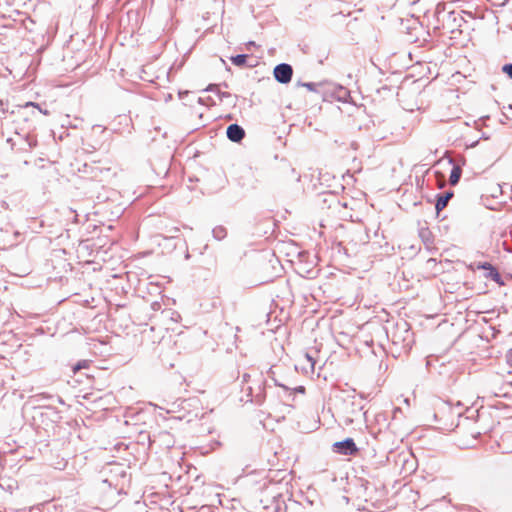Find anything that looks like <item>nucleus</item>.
<instances>
[{
	"label": "nucleus",
	"mask_w": 512,
	"mask_h": 512,
	"mask_svg": "<svg viewBox=\"0 0 512 512\" xmlns=\"http://www.w3.org/2000/svg\"><path fill=\"white\" fill-rule=\"evenodd\" d=\"M16 122V134L21 135V132L33 131L35 129V123L38 120L40 114L47 115V110H42L34 102H27L23 106H19L17 112Z\"/></svg>",
	"instance_id": "obj_1"
},
{
	"label": "nucleus",
	"mask_w": 512,
	"mask_h": 512,
	"mask_svg": "<svg viewBox=\"0 0 512 512\" xmlns=\"http://www.w3.org/2000/svg\"><path fill=\"white\" fill-rule=\"evenodd\" d=\"M348 405V403H345L344 407L345 415L343 422L345 425H351L355 421H359L365 415V413L362 412L363 407L361 406V402L356 404L354 401H352L350 403V405L352 406L351 410H349Z\"/></svg>",
	"instance_id": "obj_2"
},
{
	"label": "nucleus",
	"mask_w": 512,
	"mask_h": 512,
	"mask_svg": "<svg viewBox=\"0 0 512 512\" xmlns=\"http://www.w3.org/2000/svg\"><path fill=\"white\" fill-rule=\"evenodd\" d=\"M274 77L275 79L281 83L286 84L291 81L292 75H293V69L292 66L287 63H281L278 64L274 68Z\"/></svg>",
	"instance_id": "obj_3"
},
{
	"label": "nucleus",
	"mask_w": 512,
	"mask_h": 512,
	"mask_svg": "<svg viewBox=\"0 0 512 512\" xmlns=\"http://www.w3.org/2000/svg\"><path fill=\"white\" fill-rule=\"evenodd\" d=\"M334 451L342 455H354L358 452V448L352 438H346L343 441L333 444Z\"/></svg>",
	"instance_id": "obj_4"
},
{
	"label": "nucleus",
	"mask_w": 512,
	"mask_h": 512,
	"mask_svg": "<svg viewBox=\"0 0 512 512\" xmlns=\"http://www.w3.org/2000/svg\"><path fill=\"white\" fill-rule=\"evenodd\" d=\"M151 443H159L165 448H171L174 445V438L170 432L160 431L153 435V440H151Z\"/></svg>",
	"instance_id": "obj_5"
},
{
	"label": "nucleus",
	"mask_w": 512,
	"mask_h": 512,
	"mask_svg": "<svg viewBox=\"0 0 512 512\" xmlns=\"http://www.w3.org/2000/svg\"><path fill=\"white\" fill-rule=\"evenodd\" d=\"M226 134H227V138L230 141L238 143L244 138L245 131L240 125L231 124L227 128Z\"/></svg>",
	"instance_id": "obj_6"
},
{
	"label": "nucleus",
	"mask_w": 512,
	"mask_h": 512,
	"mask_svg": "<svg viewBox=\"0 0 512 512\" xmlns=\"http://www.w3.org/2000/svg\"><path fill=\"white\" fill-rule=\"evenodd\" d=\"M453 197V192H445L443 194H439L437 197V201L435 204V208L437 212L442 211Z\"/></svg>",
	"instance_id": "obj_7"
},
{
	"label": "nucleus",
	"mask_w": 512,
	"mask_h": 512,
	"mask_svg": "<svg viewBox=\"0 0 512 512\" xmlns=\"http://www.w3.org/2000/svg\"><path fill=\"white\" fill-rule=\"evenodd\" d=\"M335 98L341 102H348L350 98V91L342 86H337L334 90Z\"/></svg>",
	"instance_id": "obj_8"
},
{
	"label": "nucleus",
	"mask_w": 512,
	"mask_h": 512,
	"mask_svg": "<svg viewBox=\"0 0 512 512\" xmlns=\"http://www.w3.org/2000/svg\"><path fill=\"white\" fill-rule=\"evenodd\" d=\"M461 174H462L461 167L454 165L451 170L450 176H449V183L453 186L456 185L460 180Z\"/></svg>",
	"instance_id": "obj_9"
},
{
	"label": "nucleus",
	"mask_w": 512,
	"mask_h": 512,
	"mask_svg": "<svg viewBox=\"0 0 512 512\" xmlns=\"http://www.w3.org/2000/svg\"><path fill=\"white\" fill-rule=\"evenodd\" d=\"M33 131H25L23 133L24 141L27 145V149H32L37 146V138L32 134Z\"/></svg>",
	"instance_id": "obj_10"
},
{
	"label": "nucleus",
	"mask_w": 512,
	"mask_h": 512,
	"mask_svg": "<svg viewBox=\"0 0 512 512\" xmlns=\"http://www.w3.org/2000/svg\"><path fill=\"white\" fill-rule=\"evenodd\" d=\"M213 237L217 240H222L226 237L227 231L223 226H217L212 230Z\"/></svg>",
	"instance_id": "obj_11"
},
{
	"label": "nucleus",
	"mask_w": 512,
	"mask_h": 512,
	"mask_svg": "<svg viewBox=\"0 0 512 512\" xmlns=\"http://www.w3.org/2000/svg\"><path fill=\"white\" fill-rule=\"evenodd\" d=\"M486 276L492 280H494L496 283L498 284H503V282L501 281V275L499 274V272L494 268L492 267L488 273L486 274Z\"/></svg>",
	"instance_id": "obj_12"
},
{
	"label": "nucleus",
	"mask_w": 512,
	"mask_h": 512,
	"mask_svg": "<svg viewBox=\"0 0 512 512\" xmlns=\"http://www.w3.org/2000/svg\"><path fill=\"white\" fill-rule=\"evenodd\" d=\"M246 60H247V55H245V54H239V55L231 57V61L235 66L245 65Z\"/></svg>",
	"instance_id": "obj_13"
},
{
	"label": "nucleus",
	"mask_w": 512,
	"mask_h": 512,
	"mask_svg": "<svg viewBox=\"0 0 512 512\" xmlns=\"http://www.w3.org/2000/svg\"><path fill=\"white\" fill-rule=\"evenodd\" d=\"M89 365V361L87 360H82V361H79L74 367H73V371L74 372H77L83 368H87Z\"/></svg>",
	"instance_id": "obj_14"
},
{
	"label": "nucleus",
	"mask_w": 512,
	"mask_h": 512,
	"mask_svg": "<svg viewBox=\"0 0 512 512\" xmlns=\"http://www.w3.org/2000/svg\"><path fill=\"white\" fill-rule=\"evenodd\" d=\"M502 71L506 73L510 79H512V63L505 64L502 67Z\"/></svg>",
	"instance_id": "obj_15"
},
{
	"label": "nucleus",
	"mask_w": 512,
	"mask_h": 512,
	"mask_svg": "<svg viewBox=\"0 0 512 512\" xmlns=\"http://www.w3.org/2000/svg\"><path fill=\"white\" fill-rule=\"evenodd\" d=\"M476 267H477V269H483V270L489 271L493 266L488 262H484V263H478Z\"/></svg>",
	"instance_id": "obj_16"
},
{
	"label": "nucleus",
	"mask_w": 512,
	"mask_h": 512,
	"mask_svg": "<svg viewBox=\"0 0 512 512\" xmlns=\"http://www.w3.org/2000/svg\"><path fill=\"white\" fill-rule=\"evenodd\" d=\"M303 86L309 89L310 91L316 90V84L313 82L304 83Z\"/></svg>",
	"instance_id": "obj_17"
},
{
	"label": "nucleus",
	"mask_w": 512,
	"mask_h": 512,
	"mask_svg": "<svg viewBox=\"0 0 512 512\" xmlns=\"http://www.w3.org/2000/svg\"><path fill=\"white\" fill-rule=\"evenodd\" d=\"M507 363L512 367V349H510L506 354Z\"/></svg>",
	"instance_id": "obj_18"
},
{
	"label": "nucleus",
	"mask_w": 512,
	"mask_h": 512,
	"mask_svg": "<svg viewBox=\"0 0 512 512\" xmlns=\"http://www.w3.org/2000/svg\"><path fill=\"white\" fill-rule=\"evenodd\" d=\"M305 357H306L307 361L310 363L311 369L313 370L314 369V365H315L314 359L309 354H306Z\"/></svg>",
	"instance_id": "obj_19"
},
{
	"label": "nucleus",
	"mask_w": 512,
	"mask_h": 512,
	"mask_svg": "<svg viewBox=\"0 0 512 512\" xmlns=\"http://www.w3.org/2000/svg\"><path fill=\"white\" fill-rule=\"evenodd\" d=\"M206 91H218V85H215V84H210L207 88H206Z\"/></svg>",
	"instance_id": "obj_20"
},
{
	"label": "nucleus",
	"mask_w": 512,
	"mask_h": 512,
	"mask_svg": "<svg viewBox=\"0 0 512 512\" xmlns=\"http://www.w3.org/2000/svg\"><path fill=\"white\" fill-rule=\"evenodd\" d=\"M294 391L298 392V393H304L305 392V387L304 386H298V387L294 388Z\"/></svg>",
	"instance_id": "obj_21"
},
{
	"label": "nucleus",
	"mask_w": 512,
	"mask_h": 512,
	"mask_svg": "<svg viewBox=\"0 0 512 512\" xmlns=\"http://www.w3.org/2000/svg\"><path fill=\"white\" fill-rule=\"evenodd\" d=\"M274 382H275L276 386L282 387L285 390H289L290 389L289 387L285 386L284 384L279 383L277 380H274Z\"/></svg>",
	"instance_id": "obj_22"
},
{
	"label": "nucleus",
	"mask_w": 512,
	"mask_h": 512,
	"mask_svg": "<svg viewBox=\"0 0 512 512\" xmlns=\"http://www.w3.org/2000/svg\"><path fill=\"white\" fill-rule=\"evenodd\" d=\"M247 50H250L251 47H255L256 46V43L254 41H249L247 44Z\"/></svg>",
	"instance_id": "obj_23"
},
{
	"label": "nucleus",
	"mask_w": 512,
	"mask_h": 512,
	"mask_svg": "<svg viewBox=\"0 0 512 512\" xmlns=\"http://www.w3.org/2000/svg\"><path fill=\"white\" fill-rule=\"evenodd\" d=\"M249 378H250V375H249V374H247V373L243 374L242 382H243V383L248 382Z\"/></svg>",
	"instance_id": "obj_24"
},
{
	"label": "nucleus",
	"mask_w": 512,
	"mask_h": 512,
	"mask_svg": "<svg viewBox=\"0 0 512 512\" xmlns=\"http://www.w3.org/2000/svg\"><path fill=\"white\" fill-rule=\"evenodd\" d=\"M220 94V97L223 98V97H229L230 94L227 93V92H222V93H219Z\"/></svg>",
	"instance_id": "obj_25"
},
{
	"label": "nucleus",
	"mask_w": 512,
	"mask_h": 512,
	"mask_svg": "<svg viewBox=\"0 0 512 512\" xmlns=\"http://www.w3.org/2000/svg\"><path fill=\"white\" fill-rule=\"evenodd\" d=\"M256 398H257V399H256L255 401H256L257 403H260V402L262 401V397L260 396V394H258V395L256 396Z\"/></svg>",
	"instance_id": "obj_26"
},
{
	"label": "nucleus",
	"mask_w": 512,
	"mask_h": 512,
	"mask_svg": "<svg viewBox=\"0 0 512 512\" xmlns=\"http://www.w3.org/2000/svg\"><path fill=\"white\" fill-rule=\"evenodd\" d=\"M39 509L38 508H31L30 512H38Z\"/></svg>",
	"instance_id": "obj_27"
},
{
	"label": "nucleus",
	"mask_w": 512,
	"mask_h": 512,
	"mask_svg": "<svg viewBox=\"0 0 512 512\" xmlns=\"http://www.w3.org/2000/svg\"><path fill=\"white\" fill-rule=\"evenodd\" d=\"M39 509L38 508H31L30 512H38Z\"/></svg>",
	"instance_id": "obj_28"
},
{
	"label": "nucleus",
	"mask_w": 512,
	"mask_h": 512,
	"mask_svg": "<svg viewBox=\"0 0 512 512\" xmlns=\"http://www.w3.org/2000/svg\"><path fill=\"white\" fill-rule=\"evenodd\" d=\"M39 509L38 508H31L30 512H38Z\"/></svg>",
	"instance_id": "obj_29"
},
{
	"label": "nucleus",
	"mask_w": 512,
	"mask_h": 512,
	"mask_svg": "<svg viewBox=\"0 0 512 512\" xmlns=\"http://www.w3.org/2000/svg\"><path fill=\"white\" fill-rule=\"evenodd\" d=\"M247 390L249 391V393H252V387H248Z\"/></svg>",
	"instance_id": "obj_30"
},
{
	"label": "nucleus",
	"mask_w": 512,
	"mask_h": 512,
	"mask_svg": "<svg viewBox=\"0 0 512 512\" xmlns=\"http://www.w3.org/2000/svg\"><path fill=\"white\" fill-rule=\"evenodd\" d=\"M511 278H512V274H511Z\"/></svg>",
	"instance_id": "obj_31"
}]
</instances>
